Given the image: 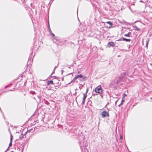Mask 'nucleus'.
Listing matches in <instances>:
<instances>
[{"label": "nucleus", "mask_w": 152, "mask_h": 152, "mask_svg": "<svg viewBox=\"0 0 152 152\" xmlns=\"http://www.w3.org/2000/svg\"><path fill=\"white\" fill-rule=\"evenodd\" d=\"M79 139L81 140L79 142V144L82 151H83V149L88 151V150L86 148L88 144L86 140H85V137L83 136H80L79 137Z\"/></svg>", "instance_id": "1"}, {"label": "nucleus", "mask_w": 152, "mask_h": 152, "mask_svg": "<svg viewBox=\"0 0 152 152\" xmlns=\"http://www.w3.org/2000/svg\"><path fill=\"white\" fill-rule=\"evenodd\" d=\"M33 52L32 51L31 53L30 54V55L28 59V60L27 63V66H30V65H31L32 63V61H33L32 58H33L35 56V55H34L33 56Z\"/></svg>", "instance_id": "2"}, {"label": "nucleus", "mask_w": 152, "mask_h": 152, "mask_svg": "<svg viewBox=\"0 0 152 152\" xmlns=\"http://www.w3.org/2000/svg\"><path fill=\"white\" fill-rule=\"evenodd\" d=\"M95 92L97 93L101 94L103 93V91L102 89L101 86L99 85L96 87L95 89Z\"/></svg>", "instance_id": "3"}, {"label": "nucleus", "mask_w": 152, "mask_h": 152, "mask_svg": "<svg viewBox=\"0 0 152 152\" xmlns=\"http://www.w3.org/2000/svg\"><path fill=\"white\" fill-rule=\"evenodd\" d=\"M101 115L102 118H104L106 117H109V112L106 111H103L101 113Z\"/></svg>", "instance_id": "4"}, {"label": "nucleus", "mask_w": 152, "mask_h": 152, "mask_svg": "<svg viewBox=\"0 0 152 152\" xmlns=\"http://www.w3.org/2000/svg\"><path fill=\"white\" fill-rule=\"evenodd\" d=\"M115 46V45L113 42H109L107 44V46L109 48H110L111 47H114Z\"/></svg>", "instance_id": "5"}, {"label": "nucleus", "mask_w": 152, "mask_h": 152, "mask_svg": "<svg viewBox=\"0 0 152 152\" xmlns=\"http://www.w3.org/2000/svg\"><path fill=\"white\" fill-rule=\"evenodd\" d=\"M87 97V95H86V94H83V101L82 103V104L83 105L85 103V100Z\"/></svg>", "instance_id": "6"}, {"label": "nucleus", "mask_w": 152, "mask_h": 152, "mask_svg": "<svg viewBox=\"0 0 152 152\" xmlns=\"http://www.w3.org/2000/svg\"><path fill=\"white\" fill-rule=\"evenodd\" d=\"M47 86H48L50 84H53V81L52 80L47 81L46 82Z\"/></svg>", "instance_id": "7"}, {"label": "nucleus", "mask_w": 152, "mask_h": 152, "mask_svg": "<svg viewBox=\"0 0 152 152\" xmlns=\"http://www.w3.org/2000/svg\"><path fill=\"white\" fill-rule=\"evenodd\" d=\"M53 38L57 42H60V38L58 37L55 36Z\"/></svg>", "instance_id": "8"}, {"label": "nucleus", "mask_w": 152, "mask_h": 152, "mask_svg": "<svg viewBox=\"0 0 152 152\" xmlns=\"http://www.w3.org/2000/svg\"><path fill=\"white\" fill-rule=\"evenodd\" d=\"M26 133L24 134H23L22 133H21V134L19 136V139L20 140H21L22 138H23L24 137V136L26 134Z\"/></svg>", "instance_id": "9"}, {"label": "nucleus", "mask_w": 152, "mask_h": 152, "mask_svg": "<svg viewBox=\"0 0 152 152\" xmlns=\"http://www.w3.org/2000/svg\"><path fill=\"white\" fill-rule=\"evenodd\" d=\"M122 40H123V41H125L127 42H130L131 40V39H127L125 38L124 37L122 38Z\"/></svg>", "instance_id": "10"}, {"label": "nucleus", "mask_w": 152, "mask_h": 152, "mask_svg": "<svg viewBox=\"0 0 152 152\" xmlns=\"http://www.w3.org/2000/svg\"><path fill=\"white\" fill-rule=\"evenodd\" d=\"M35 128L34 127L28 130V132H32L35 131Z\"/></svg>", "instance_id": "11"}, {"label": "nucleus", "mask_w": 152, "mask_h": 152, "mask_svg": "<svg viewBox=\"0 0 152 152\" xmlns=\"http://www.w3.org/2000/svg\"><path fill=\"white\" fill-rule=\"evenodd\" d=\"M131 34V33L130 32H129L127 34H125L124 36L125 37H130Z\"/></svg>", "instance_id": "12"}, {"label": "nucleus", "mask_w": 152, "mask_h": 152, "mask_svg": "<svg viewBox=\"0 0 152 152\" xmlns=\"http://www.w3.org/2000/svg\"><path fill=\"white\" fill-rule=\"evenodd\" d=\"M12 84V83H10L7 85L5 86L4 88H6L8 87H10L11 86Z\"/></svg>", "instance_id": "13"}, {"label": "nucleus", "mask_w": 152, "mask_h": 152, "mask_svg": "<svg viewBox=\"0 0 152 152\" xmlns=\"http://www.w3.org/2000/svg\"><path fill=\"white\" fill-rule=\"evenodd\" d=\"M134 27L135 28V30L136 31H139L140 30V28H138L136 26H135Z\"/></svg>", "instance_id": "14"}, {"label": "nucleus", "mask_w": 152, "mask_h": 152, "mask_svg": "<svg viewBox=\"0 0 152 152\" xmlns=\"http://www.w3.org/2000/svg\"><path fill=\"white\" fill-rule=\"evenodd\" d=\"M124 101V100L123 99H122L121 103L118 105V107H120L121 105H122L123 104Z\"/></svg>", "instance_id": "15"}, {"label": "nucleus", "mask_w": 152, "mask_h": 152, "mask_svg": "<svg viewBox=\"0 0 152 152\" xmlns=\"http://www.w3.org/2000/svg\"><path fill=\"white\" fill-rule=\"evenodd\" d=\"M106 23L109 24L110 25V26H111L113 24L110 21H107Z\"/></svg>", "instance_id": "16"}, {"label": "nucleus", "mask_w": 152, "mask_h": 152, "mask_svg": "<svg viewBox=\"0 0 152 152\" xmlns=\"http://www.w3.org/2000/svg\"><path fill=\"white\" fill-rule=\"evenodd\" d=\"M48 25H49V32H50V34H51V33L52 32L51 31V29H50V26H49V23H48Z\"/></svg>", "instance_id": "17"}, {"label": "nucleus", "mask_w": 152, "mask_h": 152, "mask_svg": "<svg viewBox=\"0 0 152 152\" xmlns=\"http://www.w3.org/2000/svg\"><path fill=\"white\" fill-rule=\"evenodd\" d=\"M78 78V77L77 76V75L73 79V80H75Z\"/></svg>", "instance_id": "18"}, {"label": "nucleus", "mask_w": 152, "mask_h": 152, "mask_svg": "<svg viewBox=\"0 0 152 152\" xmlns=\"http://www.w3.org/2000/svg\"><path fill=\"white\" fill-rule=\"evenodd\" d=\"M77 76L78 77V78L79 77V78H82L83 77V76L81 75H77Z\"/></svg>", "instance_id": "19"}, {"label": "nucleus", "mask_w": 152, "mask_h": 152, "mask_svg": "<svg viewBox=\"0 0 152 152\" xmlns=\"http://www.w3.org/2000/svg\"><path fill=\"white\" fill-rule=\"evenodd\" d=\"M30 5L32 8L34 9L35 6L32 4L31 3Z\"/></svg>", "instance_id": "20"}, {"label": "nucleus", "mask_w": 152, "mask_h": 152, "mask_svg": "<svg viewBox=\"0 0 152 152\" xmlns=\"http://www.w3.org/2000/svg\"><path fill=\"white\" fill-rule=\"evenodd\" d=\"M12 141L11 140V141H10V142L9 144V147H10L11 146H12Z\"/></svg>", "instance_id": "21"}, {"label": "nucleus", "mask_w": 152, "mask_h": 152, "mask_svg": "<svg viewBox=\"0 0 152 152\" xmlns=\"http://www.w3.org/2000/svg\"><path fill=\"white\" fill-rule=\"evenodd\" d=\"M50 35H52L53 37V38L55 36V35L53 33H51Z\"/></svg>", "instance_id": "22"}, {"label": "nucleus", "mask_w": 152, "mask_h": 152, "mask_svg": "<svg viewBox=\"0 0 152 152\" xmlns=\"http://www.w3.org/2000/svg\"><path fill=\"white\" fill-rule=\"evenodd\" d=\"M88 91V88H87V89H86V92L85 93L83 94H86H86H87Z\"/></svg>", "instance_id": "23"}, {"label": "nucleus", "mask_w": 152, "mask_h": 152, "mask_svg": "<svg viewBox=\"0 0 152 152\" xmlns=\"http://www.w3.org/2000/svg\"><path fill=\"white\" fill-rule=\"evenodd\" d=\"M122 38H123V37H121L120 39H119L118 40V41H123V40H122Z\"/></svg>", "instance_id": "24"}, {"label": "nucleus", "mask_w": 152, "mask_h": 152, "mask_svg": "<svg viewBox=\"0 0 152 152\" xmlns=\"http://www.w3.org/2000/svg\"><path fill=\"white\" fill-rule=\"evenodd\" d=\"M22 147H23V148L22 149V152H23V150L24 148V145H23Z\"/></svg>", "instance_id": "25"}, {"label": "nucleus", "mask_w": 152, "mask_h": 152, "mask_svg": "<svg viewBox=\"0 0 152 152\" xmlns=\"http://www.w3.org/2000/svg\"><path fill=\"white\" fill-rule=\"evenodd\" d=\"M12 137H13V136H12V135H11V136H10V141H11V140H12Z\"/></svg>", "instance_id": "26"}, {"label": "nucleus", "mask_w": 152, "mask_h": 152, "mask_svg": "<svg viewBox=\"0 0 152 152\" xmlns=\"http://www.w3.org/2000/svg\"><path fill=\"white\" fill-rule=\"evenodd\" d=\"M148 42L146 43V45H145V46H146V47H148Z\"/></svg>", "instance_id": "27"}, {"label": "nucleus", "mask_w": 152, "mask_h": 152, "mask_svg": "<svg viewBox=\"0 0 152 152\" xmlns=\"http://www.w3.org/2000/svg\"><path fill=\"white\" fill-rule=\"evenodd\" d=\"M126 96V94H123V98H124V96Z\"/></svg>", "instance_id": "28"}, {"label": "nucleus", "mask_w": 152, "mask_h": 152, "mask_svg": "<svg viewBox=\"0 0 152 152\" xmlns=\"http://www.w3.org/2000/svg\"><path fill=\"white\" fill-rule=\"evenodd\" d=\"M119 80H119V79H118L117 80V82H116V83H117V84H118V82L119 81Z\"/></svg>", "instance_id": "29"}, {"label": "nucleus", "mask_w": 152, "mask_h": 152, "mask_svg": "<svg viewBox=\"0 0 152 152\" xmlns=\"http://www.w3.org/2000/svg\"><path fill=\"white\" fill-rule=\"evenodd\" d=\"M9 148V147H8V148H7V149L4 151V152H6V151L8 150V148Z\"/></svg>", "instance_id": "30"}, {"label": "nucleus", "mask_w": 152, "mask_h": 152, "mask_svg": "<svg viewBox=\"0 0 152 152\" xmlns=\"http://www.w3.org/2000/svg\"><path fill=\"white\" fill-rule=\"evenodd\" d=\"M61 71V74H63V70H62Z\"/></svg>", "instance_id": "31"}, {"label": "nucleus", "mask_w": 152, "mask_h": 152, "mask_svg": "<svg viewBox=\"0 0 152 152\" xmlns=\"http://www.w3.org/2000/svg\"><path fill=\"white\" fill-rule=\"evenodd\" d=\"M120 139H122V136L121 135H120Z\"/></svg>", "instance_id": "32"}, {"label": "nucleus", "mask_w": 152, "mask_h": 152, "mask_svg": "<svg viewBox=\"0 0 152 152\" xmlns=\"http://www.w3.org/2000/svg\"><path fill=\"white\" fill-rule=\"evenodd\" d=\"M72 73H73V72H72V73H69V74H68V75H70V74H72Z\"/></svg>", "instance_id": "33"}, {"label": "nucleus", "mask_w": 152, "mask_h": 152, "mask_svg": "<svg viewBox=\"0 0 152 152\" xmlns=\"http://www.w3.org/2000/svg\"><path fill=\"white\" fill-rule=\"evenodd\" d=\"M58 88V87L57 86H56V89H57Z\"/></svg>", "instance_id": "34"}, {"label": "nucleus", "mask_w": 152, "mask_h": 152, "mask_svg": "<svg viewBox=\"0 0 152 152\" xmlns=\"http://www.w3.org/2000/svg\"><path fill=\"white\" fill-rule=\"evenodd\" d=\"M140 1V2H143V1H142V0H141V1Z\"/></svg>", "instance_id": "35"}, {"label": "nucleus", "mask_w": 152, "mask_h": 152, "mask_svg": "<svg viewBox=\"0 0 152 152\" xmlns=\"http://www.w3.org/2000/svg\"><path fill=\"white\" fill-rule=\"evenodd\" d=\"M13 90H10L9 91H13Z\"/></svg>", "instance_id": "36"}, {"label": "nucleus", "mask_w": 152, "mask_h": 152, "mask_svg": "<svg viewBox=\"0 0 152 152\" xmlns=\"http://www.w3.org/2000/svg\"><path fill=\"white\" fill-rule=\"evenodd\" d=\"M32 93H32V94H33V93H34V91H32Z\"/></svg>", "instance_id": "37"}, {"label": "nucleus", "mask_w": 152, "mask_h": 152, "mask_svg": "<svg viewBox=\"0 0 152 152\" xmlns=\"http://www.w3.org/2000/svg\"><path fill=\"white\" fill-rule=\"evenodd\" d=\"M150 65L152 66V64H150Z\"/></svg>", "instance_id": "38"}, {"label": "nucleus", "mask_w": 152, "mask_h": 152, "mask_svg": "<svg viewBox=\"0 0 152 152\" xmlns=\"http://www.w3.org/2000/svg\"><path fill=\"white\" fill-rule=\"evenodd\" d=\"M72 82V80L71 81V82L70 83H69L68 84H69L71 82Z\"/></svg>", "instance_id": "39"}, {"label": "nucleus", "mask_w": 152, "mask_h": 152, "mask_svg": "<svg viewBox=\"0 0 152 152\" xmlns=\"http://www.w3.org/2000/svg\"><path fill=\"white\" fill-rule=\"evenodd\" d=\"M77 12H78V9H77Z\"/></svg>", "instance_id": "40"}, {"label": "nucleus", "mask_w": 152, "mask_h": 152, "mask_svg": "<svg viewBox=\"0 0 152 152\" xmlns=\"http://www.w3.org/2000/svg\"><path fill=\"white\" fill-rule=\"evenodd\" d=\"M127 24V25H128V24H129V25H130V24H129V23H127V24Z\"/></svg>", "instance_id": "41"}, {"label": "nucleus", "mask_w": 152, "mask_h": 152, "mask_svg": "<svg viewBox=\"0 0 152 152\" xmlns=\"http://www.w3.org/2000/svg\"><path fill=\"white\" fill-rule=\"evenodd\" d=\"M117 101H116L115 102V104H116V102H117Z\"/></svg>", "instance_id": "42"}, {"label": "nucleus", "mask_w": 152, "mask_h": 152, "mask_svg": "<svg viewBox=\"0 0 152 152\" xmlns=\"http://www.w3.org/2000/svg\"><path fill=\"white\" fill-rule=\"evenodd\" d=\"M14 152V151H11V152Z\"/></svg>", "instance_id": "43"}, {"label": "nucleus", "mask_w": 152, "mask_h": 152, "mask_svg": "<svg viewBox=\"0 0 152 152\" xmlns=\"http://www.w3.org/2000/svg\"><path fill=\"white\" fill-rule=\"evenodd\" d=\"M151 99L152 100V97L151 98Z\"/></svg>", "instance_id": "44"}, {"label": "nucleus", "mask_w": 152, "mask_h": 152, "mask_svg": "<svg viewBox=\"0 0 152 152\" xmlns=\"http://www.w3.org/2000/svg\"><path fill=\"white\" fill-rule=\"evenodd\" d=\"M56 67V66H55V69Z\"/></svg>", "instance_id": "45"}, {"label": "nucleus", "mask_w": 152, "mask_h": 152, "mask_svg": "<svg viewBox=\"0 0 152 152\" xmlns=\"http://www.w3.org/2000/svg\"><path fill=\"white\" fill-rule=\"evenodd\" d=\"M38 97L39 98V96H38Z\"/></svg>", "instance_id": "46"}, {"label": "nucleus", "mask_w": 152, "mask_h": 152, "mask_svg": "<svg viewBox=\"0 0 152 152\" xmlns=\"http://www.w3.org/2000/svg\"><path fill=\"white\" fill-rule=\"evenodd\" d=\"M121 142V141H120V142Z\"/></svg>", "instance_id": "47"}]
</instances>
